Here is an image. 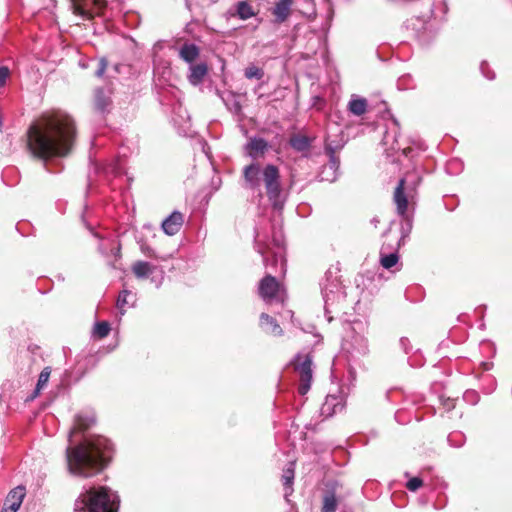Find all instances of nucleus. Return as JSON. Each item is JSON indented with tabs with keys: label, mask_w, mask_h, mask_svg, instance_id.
Masks as SVG:
<instances>
[{
	"label": "nucleus",
	"mask_w": 512,
	"mask_h": 512,
	"mask_svg": "<svg viewBox=\"0 0 512 512\" xmlns=\"http://www.w3.org/2000/svg\"><path fill=\"white\" fill-rule=\"evenodd\" d=\"M183 222L182 213L174 211L162 222V229L167 235L173 236L178 233Z\"/></svg>",
	"instance_id": "17"
},
{
	"label": "nucleus",
	"mask_w": 512,
	"mask_h": 512,
	"mask_svg": "<svg viewBox=\"0 0 512 512\" xmlns=\"http://www.w3.org/2000/svg\"><path fill=\"white\" fill-rule=\"evenodd\" d=\"M356 326L360 329V330H363V325L361 323H356Z\"/></svg>",
	"instance_id": "48"
},
{
	"label": "nucleus",
	"mask_w": 512,
	"mask_h": 512,
	"mask_svg": "<svg viewBox=\"0 0 512 512\" xmlns=\"http://www.w3.org/2000/svg\"><path fill=\"white\" fill-rule=\"evenodd\" d=\"M25 495L26 490L23 486H17L12 489L4 501L1 512H17L21 507Z\"/></svg>",
	"instance_id": "13"
},
{
	"label": "nucleus",
	"mask_w": 512,
	"mask_h": 512,
	"mask_svg": "<svg viewBox=\"0 0 512 512\" xmlns=\"http://www.w3.org/2000/svg\"><path fill=\"white\" fill-rule=\"evenodd\" d=\"M342 409L343 405L341 404V399L335 395H328L325 398L320 411L322 416L331 417Z\"/></svg>",
	"instance_id": "22"
},
{
	"label": "nucleus",
	"mask_w": 512,
	"mask_h": 512,
	"mask_svg": "<svg viewBox=\"0 0 512 512\" xmlns=\"http://www.w3.org/2000/svg\"><path fill=\"white\" fill-rule=\"evenodd\" d=\"M170 74H171V69L169 67H164L162 69L161 74H160V69L155 68L154 69V77H155L156 86L164 87L166 78H167V76H170Z\"/></svg>",
	"instance_id": "33"
},
{
	"label": "nucleus",
	"mask_w": 512,
	"mask_h": 512,
	"mask_svg": "<svg viewBox=\"0 0 512 512\" xmlns=\"http://www.w3.org/2000/svg\"><path fill=\"white\" fill-rule=\"evenodd\" d=\"M441 1H442V5H443V10H442V12H443V14H445V13H446V11H447V6H446V3L444 2V0H441Z\"/></svg>",
	"instance_id": "45"
},
{
	"label": "nucleus",
	"mask_w": 512,
	"mask_h": 512,
	"mask_svg": "<svg viewBox=\"0 0 512 512\" xmlns=\"http://www.w3.org/2000/svg\"><path fill=\"white\" fill-rule=\"evenodd\" d=\"M389 139H390V135L389 133L387 132L385 135H384V138H383V142L385 145H387L389 143Z\"/></svg>",
	"instance_id": "44"
},
{
	"label": "nucleus",
	"mask_w": 512,
	"mask_h": 512,
	"mask_svg": "<svg viewBox=\"0 0 512 512\" xmlns=\"http://www.w3.org/2000/svg\"><path fill=\"white\" fill-rule=\"evenodd\" d=\"M207 74L208 66L206 63L191 64L189 66L187 79L191 85L198 86L203 82Z\"/></svg>",
	"instance_id": "20"
},
{
	"label": "nucleus",
	"mask_w": 512,
	"mask_h": 512,
	"mask_svg": "<svg viewBox=\"0 0 512 512\" xmlns=\"http://www.w3.org/2000/svg\"><path fill=\"white\" fill-rule=\"evenodd\" d=\"M263 76H264V71L255 65H251L245 69V77L247 79L260 80L263 78Z\"/></svg>",
	"instance_id": "35"
},
{
	"label": "nucleus",
	"mask_w": 512,
	"mask_h": 512,
	"mask_svg": "<svg viewBox=\"0 0 512 512\" xmlns=\"http://www.w3.org/2000/svg\"><path fill=\"white\" fill-rule=\"evenodd\" d=\"M50 374H51L50 367H45L41 371V373L39 375V378H38V381H37L36 388H35L34 393H33V398L37 397L39 395L40 391L47 385L49 377H50Z\"/></svg>",
	"instance_id": "30"
},
{
	"label": "nucleus",
	"mask_w": 512,
	"mask_h": 512,
	"mask_svg": "<svg viewBox=\"0 0 512 512\" xmlns=\"http://www.w3.org/2000/svg\"><path fill=\"white\" fill-rule=\"evenodd\" d=\"M119 497L107 487H89L75 501V512H117Z\"/></svg>",
	"instance_id": "3"
},
{
	"label": "nucleus",
	"mask_w": 512,
	"mask_h": 512,
	"mask_svg": "<svg viewBox=\"0 0 512 512\" xmlns=\"http://www.w3.org/2000/svg\"><path fill=\"white\" fill-rule=\"evenodd\" d=\"M455 438H457V439L459 438V440H457V442L460 445L461 444L462 434H460V433H452V434L449 435L448 441L452 444Z\"/></svg>",
	"instance_id": "43"
},
{
	"label": "nucleus",
	"mask_w": 512,
	"mask_h": 512,
	"mask_svg": "<svg viewBox=\"0 0 512 512\" xmlns=\"http://www.w3.org/2000/svg\"><path fill=\"white\" fill-rule=\"evenodd\" d=\"M293 366L300 379L299 393L305 395L310 390L313 378L312 356L309 353L297 354L293 360Z\"/></svg>",
	"instance_id": "6"
},
{
	"label": "nucleus",
	"mask_w": 512,
	"mask_h": 512,
	"mask_svg": "<svg viewBox=\"0 0 512 512\" xmlns=\"http://www.w3.org/2000/svg\"><path fill=\"white\" fill-rule=\"evenodd\" d=\"M431 12H432V15H433L435 18H436V17H438V14H437V12H436L434 9H432V11H431Z\"/></svg>",
	"instance_id": "47"
},
{
	"label": "nucleus",
	"mask_w": 512,
	"mask_h": 512,
	"mask_svg": "<svg viewBox=\"0 0 512 512\" xmlns=\"http://www.w3.org/2000/svg\"><path fill=\"white\" fill-rule=\"evenodd\" d=\"M292 4L293 0H276L272 13L277 23H283L288 19Z\"/></svg>",
	"instance_id": "21"
},
{
	"label": "nucleus",
	"mask_w": 512,
	"mask_h": 512,
	"mask_svg": "<svg viewBox=\"0 0 512 512\" xmlns=\"http://www.w3.org/2000/svg\"><path fill=\"white\" fill-rule=\"evenodd\" d=\"M270 148V144L264 138L261 137H250L248 142L245 144V151L252 159H258L263 157Z\"/></svg>",
	"instance_id": "15"
},
{
	"label": "nucleus",
	"mask_w": 512,
	"mask_h": 512,
	"mask_svg": "<svg viewBox=\"0 0 512 512\" xmlns=\"http://www.w3.org/2000/svg\"><path fill=\"white\" fill-rule=\"evenodd\" d=\"M422 485L423 481L419 477H413L406 483L407 489L412 492L417 491Z\"/></svg>",
	"instance_id": "36"
},
{
	"label": "nucleus",
	"mask_w": 512,
	"mask_h": 512,
	"mask_svg": "<svg viewBox=\"0 0 512 512\" xmlns=\"http://www.w3.org/2000/svg\"><path fill=\"white\" fill-rule=\"evenodd\" d=\"M10 75V71L8 67L2 66L0 67V87H3L6 84V81Z\"/></svg>",
	"instance_id": "39"
},
{
	"label": "nucleus",
	"mask_w": 512,
	"mask_h": 512,
	"mask_svg": "<svg viewBox=\"0 0 512 512\" xmlns=\"http://www.w3.org/2000/svg\"><path fill=\"white\" fill-rule=\"evenodd\" d=\"M295 476V462L290 461L287 467L283 470L282 474V482L285 489V498L287 499L289 495L292 494L293 488V480Z\"/></svg>",
	"instance_id": "24"
},
{
	"label": "nucleus",
	"mask_w": 512,
	"mask_h": 512,
	"mask_svg": "<svg viewBox=\"0 0 512 512\" xmlns=\"http://www.w3.org/2000/svg\"><path fill=\"white\" fill-rule=\"evenodd\" d=\"M28 148L42 160L67 156L75 143L74 118L63 110L44 112L28 129Z\"/></svg>",
	"instance_id": "1"
},
{
	"label": "nucleus",
	"mask_w": 512,
	"mask_h": 512,
	"mask_svg": "<svg viewBox=\"0 0 512 512\" xmlns=\"http://www.w3.org/2000/svg\"><path fill=\"white\" fill-rule=\"evenodd\" d=\"M482 74L489 80H493L495 78V74L493 71L489 69V66L486 62H482L480 66Z\"/></svg>",
	"instance_id": "37"
},
{
	"label": "nucleus",
	"mask_w": 512,
	"mask_h": 512,
	"mask_svg": "<svg viewBox=\"0 0 512 512\" xmlns=\"http://www.w3.org/2000/svg\"><path fill=\"white\" fill-rule=\"evenodd\" d=\"M400 345L401 347L403 348V350L408 353L409 352V345H410V341L408 338L406 337H402L400 339Z\"/></svg>",
	"instance_id": "42"
},
{
	"label": "nucleus",
	"mask_w": 512,
	"mask_h": 512,
	"mask_svg": "<svg viewBox=\"0 0 512 512\" xmlns=\"http://www.w3.org/2000/svg\"><path fill=\"white\" fill-rule=\"evenodd\" d=\"M446 406H447L448 409L453 408L454 407L453 401L447 402Z\"/></svg>",
	"instance_id": "46"
},
{
	"label": "nucleus",
	"mask_w": 512,
	"mask_h": 512,
	"mask_svg": "<svg viewBox=\"0 0 512 512\" xmlns=\"http://www.w3.org/2000/svg\"><path fill=\"white\" fill-rule=\"evenodd\" d=\"M407 177L401 178L394 192V202L397 212L401 216H405L408 207V194L405 193Z\"/></svg>",
	"instance_id": "16"
},
{
	"label": "nucleus",
	"mask_w": 512,
	"mask_h": 512,
	"mask_svg": "<svg viewBox=\"0 0 512 512\" xmlns=\"http://www.w3.org/2000/svg\"><path fill=\"white\" fill-rule=\"evenodd\" d=\"M95 423V416L92 412L79 413L75 416L74 425L70 430L69 437L78 432H83Z\"/></svg>",
	"instance_id": "18"
},
{
	"label": "nucleus",
	"mask_w": 512,
	"mask_h": 512,
	"mask_svg": "<svg viewBox=\"0 0 512 512\" xmlns=\"http://www.w3.org/2000/svg\"><path fill=\"white\" fill-rule=\"evenodd\" d=\"M387 245H382L380 250V263L385 269L395 266L399 260L398 252H386Z\"/></svg>",
	"instance_id": "27"
},
{
	"label": "nucleus",
	"mask_w": 512,
	"mask_h": 512,
	"mask_svg": "<svg viewBox=\"0 0 512 512\" xmlns=\"http://www.w3.org/2000/svg\"><path fill=\"white\" fill-rule=\"evenodd\" d=\"M464 398L472 403H476L478 399V395L474 391H467L464 394Z\"/></svg>",
	"instance_id": "40"
},
{
	"label": "nucleus",
	"mask_w": 512,
	"mask_h": 512,
	"mask_svg": "<svg viewBox=\"0 0 512 512\" xmlns=\"http://www.w3.org/2000/svg\"><path fill=\"white\" fill-rule=\"evenodd\" d=\"M325 151L327 155L329 156V163L323 167V170L321 172L322 180L333 182L337 178V172L340 166V160L335 155L334 149L329 145L326 144Z\"/></svg>",
	"instance_id": "11"
},
{
	"label": "nucleus",
	"mask_w": 512,
	"mask_h": 512,
	"mask_svg": "<svg viewBox=\"0 0 512 512\" xmlns=\"http://www.w3.org/2000/svg\"><path fill=\"white\" fill-rule=\"evenodd\" d=\"M135 301V296L128 290H123L117 299V307L121 311V314L125 312V307L128 305H133Z\"/></svg>",
	"instance_id": "29"
},
{
	"label": "nucleus",
	"mask_w": 512,
	"mask_h": 512,
	"mask_svg": "<svg viewBox=\"0 0 512 512\" xmlns=\"http://www.w3.org/2000/svg\"><path fill=\"white\" fill-rule=\"evenodd\" d=\"M260 326L267 332L274 336L282 335V329L277 321L266 313L260 316Z\"/></svg>",
	"instance_id": "25"
},
{
	"label": "nucleus",
	"mask_w": 512,
	"mask_h": 512,
	"mask_svg": "<svg viewBox=\"0 0 512 512\" xmlns=\"http://www.w3.org/2000/svg\"><path fill=\"white\" fill-rule=\"evenodd\" d=\"M73 12L83 19H92L99 15L106 5V0H71Z\"/></svg>",
	"instance_id": "9"
},
{
	"label": "nucleus",
	"mask_w": 512,
	"mask_h": 512,
	"mask_svg": "<svg viewBox=\"0 0 512 512\" xmlns=\"http://www.w3.org/2000/svg\"><path fill=\"white\" fill-rule=\"evenodd\" d=\"M231 17H238L240 20H247L256 15L253 7L248 1H239L227 12Z\"/></svg>",
	"instance_id": "19"
},
{
	"label": "nucleus",
	"mask_w": 512,
	"mask_h": 512,
	"mask_svg": "<svg viewBox=\"0 0 512 512\" xmlns=\"http://www.w3.org/2000/svg\"><path fill=\"white\" fill-rule=\"evenodd\" d=\"M109 105V99L105 96L102 89H97L95 92V107L103 112Z\"/></svg>",
	"instance_id": "34"
},
{
	"label": "nucleus",
	"mask_w": 512,
	"mask_h": 512,
	"mask_svg": "<svg viewBox=\"0 0 512 512\" xmlns=\"http://www.w3.org/2000/svg\"><path fill=\"white\" fill-rule=\"evenodd\" d=\"M66 454L70 473L86 478L97 474L108 464L113 445L103 436H93L73 448L68 447Z\"/></svg>",
	"instance_id": "2"
},
{
	"label": "nucleus",
	"mask_w": 512,
	"mask_h": 512,
	"mask_svg": "<svg viewBox=\"0 0 512 512\" xmlns=\"http://www.w3.org/2000/svg\"><path fill=\"white\" fill-rule=\"evenodd\" d=\"M243 175L247 185L251 189L260 187V175H262L267 196L274 202V205H276L281 192L280 173L277 166L268 164L261 172L260 165L258 163H252L244 168Z\"/></svg>",
	"instance_id": "4"
},
{
	"label": "nucleus",
	"mask_w": 512,
	"mask_h": 512,
	"mask_svg": "<svg viewBox=\"0 0 512 512\" xmlns=\"http://www.w3.org/2000/svg\"><path fill=\"white\" fill-rule=\"evenodd\" d=\"M343 349L352 359H358L369 352V345L364 334L357 331L356 326L351 327V335L343 341Z\"/></svg>",
	"instance_id": "8"
},
{
	"label": "nucleus",
	"mask_w": 512,
	"mask_h": 512,
	"mask_svg": "<svg viewBox=\"0 0 512 512\" xmlns=\"http://www.w3.org/2000/svg\"><path fill=\"white\" fill-rule=\"evenodd\" d=\"M411 231V223L407 221V223L401 226V235H392V230L389 229L385 233L386 240L382 245H387L386 252L396 251L398 252L399 247L404 243L406 237H408Z\"/></svg>",
	"instance_id": "14"
},
{
	"label": "nucleus",
	"mask_w": 512,
	"mask_h": 512,
	"mask_svg": "<svg viewBox=\"0 0 512 512\" xmlns=\"http://www.w3.org/2000/svg\"><path fill=\"white\" fill-rule=\"evenodd\" d=\"M399 148H400L399 146H397V147L392 146V150H397V149H399Z\"/></svg>",
	"instance_id": "49"
},
{
	"label": "nucleus",
	"mask_w": 512,
	"mask_h": 512,
	"mask_svg": "<svg viewBox=\"0 0 512 512\" xmlns=\"http://www.w3.org/2000/svg\"><path fill=\"white\" fill-rule=\"evenodd\" d=\"M200 49L193 43H184L179 50V57L190 65L199 57Z\"/></svg>",
	"instance_id": "23"
},
{
	"label": "nucleus",
	"mask_w": 512,
	"mask_h": 512,
	"mask_svg": "<svg viewBox=\"0 0 512 512\" xmlns=\"http://www.w3.org/2000/svg\"><path fill=\"white\" fill-rule=\"evenodd\" d=\"M107 68V61L106 59L104 58H101L99 61H98V67L96 69V76L97 77H102L105 73V70Z\"/></svg>",
	"instance_id": "38"
},
{
	"label": "nucleus",
	"mask_w": 512,
	"mask_h": 512,
	"mask_svg": "<svg viewBox=\"0 0 512 512\" xmlns=\"http://www.w3.org/2000/svg\"><path fill=\"white\" fill-rule=\"evenodd\" d=\"M141 251L148 257H156L154 250L147 245H142Z\"/></svg>",
	"instance_id": "41"
},
{
	"label": "nucleus",
	"mask_w": 512,
	"mask_h": 512,
	"mask_svg": "<svg viewBox=\"0 0 512 512\" xmlns=\"http://www.w3.org/2000/svg\"><path fill=\"white\" fill-rule=\"evenodd\" d=\"M341 487L342 485L335 480L325 483L321 512H336L338 504L337 492Z\"/></svg>",
	"instance_id": "10"
},
{
	"label": "nucleus",
	"mask_w": 512,
	"mask_h": 512,
	"mask_svg": "<svg viewBox=\"0 0 512 512\" xmlns=\"http://www.w3.org/2000/svg\"><path fill=\"white\" fill-rule=\"evenodd\" d=\"M110 332V324L107 321L96 322L93 328V335L99 339L105 338Z\"/></svg>",
	"instance_id": "31"
},
{
	"label": "nucleus",
	"mask_w": 512,
	"mask_h": 512,
	"mask_svg": "<svg viewBox=\"0 0 512 512\" xmlns=\"http://www.w3.org/2000/svg\"><path fill=\"white\" fill-rule=\"evenodd\" d=\"M367 100L357 95H352L348 102V111L355 116H362L367 110Z\"/></svg>",
	"instance_id": "26"
},
{
	"label": "nucleus",
	"mask_w": 512,
	"mask_h": 512,
	"mask_svg": "<svg viewBox=\"0 0 512 512\" xmlns=\"http://www.w3.org/2000/svg\"><path fill=\"white\" fill-rule=\"evenodd\" d=\"M321 291L326 311H328L329 306L340 303L346 298V292L339 276L330 269L325 273L324 281L321 283Z\"/></svg>",
	"instance_id": "5"
},
{
	"label": "nucleus",
	"mask_w": 512,
	"mask_h": 512,
	"mask_svg": "<svg viewBox=\"0 0 512 512\" xmlns=\"http://www.w3.org/2000/svg\"><path fill=\"white\" fill-rule=\"evenodd\" d=\"M259 294L261 298L267 302H284L285 289L276 280V278L270 274H267L259 283Z\"/></svg>",
	"instance_id": "7"
},
{
	"label": "nucleus",
	"mask_w": 512,
	"mask_h": 512,
	"mask_svg": "<svg viewBox=\"0 0 512 512\" xmlns=\"http://www.w3.org/2000/svg\"><path fill=\"white\" fill-rule=\"evenodd\" d=\"M378 222V220L376 219H373V223L376 225V223Z\"/></svg>",
	"instance_id": "50"
},
{
	"label": "nucleus",
	"mask_w": 512,
	"mask_h": 512,
	"mask_svg": "<svg viewBox=\"0 0 512 512\" xmlns=\"http://www.w3.org/2000/svg\"><path fill=\"white\" fill-rule=\"evenodd\" d=\"M155 267L146 261H137L132 266V271L137 278L143 279L148 277Z\"/></svg>",
	"instance_id": "28"
},
{
	"label": "nucleus",
	"mask_w": 512,
	"mask_h": 512,
	"mask_svg": "<svg viewBox=\"0 0 512 512\" xmlns=\"http://www.w3.org/2000/svg\"><path fill=\"white\" fill-rule=\"evenodd\" d=\"M290 144L297 151H304L310 146L308 138L304 136H296L291 138Z\"/></svg>",
	"instance_id": "32"
},
{
	"label": "nucleus",
	"mask_w": 512,
	"mask_h": 512,
	"mask_svg": "<svg viewBox=\"0 0 512 512\" xmlns=\"http://www.w3.org/2000/svg\"><path fill=\"white\" fill-rule=\"evenodd\" d=\"M275 250L273 253V259L269 261L266 252L262 248H258V252L263 257V262L266 266L276 267L278 264L280 265V274L285 275L286 273V259H285V253H284V247L283 245L277 241L276 242Z\"/></svg>",
	"instance_id": "12"
}]
</instances>
